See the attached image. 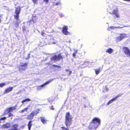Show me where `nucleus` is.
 Wrapping results in <instances>:
<instances>
[{
	"mask_svg": "<svg viewBox=\"0 0 130 130\" xmlns=\"http://www.w3.org/2000/svg\"><path fill=\"white\" fill-rule=\"evenodd\" d=\"M16 106L12 107H11L7 108L5 112H7V113H10L12 112L16 109Z\"/></svg>",
	"mask_w": 130,
	"mask_h": 130,
	"instance_id": "obj_8",
	"label": "nucleus"
},
{
	"mask_svg": "<svg viewBox=\"0 0 130 130\" xmlns=\"http://www.w3.org/2000/svg\"><path fill=\"white\" fill-rule=\"evenodd\" d=\"M125 27V26H123V27H121L119 26V27H116V28L121 29V28H123V27Z\"/></svg>",
	"mask_w": 130,
	"mask_h": 130,
	"instance_id": "obj_36",
	"label": "nucleus"
},
{
	"mask_svg": "<svg viewBox=\"0 0 130 130\" xmlns=\"http://www.w3.org/2000/svg\"><path fill=\"white\" fill-rule=\"evenodd\" d=\"M65 71L67 73L66 75H67L68 76H69L72 73V71L69 69H65Z\"/></svg>",
	"mask_w": 130,
	"mask_h": 130,
	"instance_id": "obj_13",
	"label": "nucleus"
},
{
	"mask_svg": "<svg viewBox=\"0 0 130 130\" xmlns=\"http://www.w3.org/2000/svg\"><path fill=\"white\" fill-rule=\"evenodd\" d=\"M28 63V62L21 63L20 64L18 67L19 71L21 72L25 71L27 68Z\"/></svg>",
	"mask_w": 130,
	"mask_h": 130,
	"instance_id": "obj_1",
	"label": "nucleus"
},
{
	"mask_svg": "<svg viewBox=\"0 0 130 130\" xmlns=\"http://www.w3.org/2000/svg\"><path fill=\"white\" fill-rule=\"evenodd\" d=\"M41 121L42 122H46L47 120L44 117H40Z\"/></svg>",
	"mask_w": 130,
	"mask_h": 130,
	"instance_id": "obj_20",
	"label": "nucleus"
},
{
	"mask_svg": "<svg viewBox=\"0 0 130 130\" xmlns=\"http://www.w3.org/2000/svg\"><path fill=\"white\" fill-rule=\"evenodd\" d=\"M38 0H32V1L34 5L38 3Z\"/></svg>",
	"mask_w": 130,
	"mask_h": 130,
	"instance_id": "obj_26",
	"label": "nucleus"
},
{
	"mask_svg": "<svg viewBox=\"0 0 130 130\" xmlns=\"http://www.w3.org/2000/svg\"><path fill=\"white\" fill-rule=\"evenodd\" d=\"M69 123V124L71 123L70 122H68Z\"/></svg>",
	"mask_w": 130,
	"mask_h": 130,
	"instance_id": "obj_45",
	"label": "nucleus"
},
{
	"mask_svg": "<svg viewBox=\"0 0 130 130\" xmlns=\"http://www.w3.org/2000/svg\"><path fill=\"white\" fill-rule=\"evenodd\" d=\"M60 4V2H57L56 3H54V5L56 6L59 5Z\"/></svg>",
	"mask_w": 130,
	"mask_h": 130,
	"instance_id": "obj_30",
	"label": "nucleus"
},
{
	"mask_svg": "<svg viewBox=\"0 0 130 130\" xmlns=\"http://www.w3.org/2000/svg\"><path fill=\"white\" fill-rule=\"evenodd\" d=\"M52 66L53 67H57L58 69H60L61 68V66H58V65H55V64H53V65H52Z\"/></svg>",
	"mask_w": 130,
	"mask_h": 130,
	"instance_id": "obj_23",
	"label": "nucleus"
},
{
	"mask_svg": "<svg viewBox=\"0 0 130 130\" xmlns=\"http://www.w3.org/2000/svg\"><path fill=\"white\" fill-rule=\"evenodd\" d=\"M63 58L60 54H59L58 56L55 55L51 58V60L58 61L62 59Z\"/></svg>",
	"mask_w": 130,
	"mask_h": 130,
	"instance_id": "obj_3",
	"label": "nucleus"
},
{
	"mask_svg": "<svg viewBox=\"0 0 130 130\" xmlns=\"http://www.w3.org/2000/svg\"><path fill=\"white\" fill-rule=\"evenodd\" d=\"M112 100H110L107 103V104L108 105H109L110 104V103H112Z\"/></svg>",
	"mask_w": 130,
	"mask_h": 130,
	"instance_id": "obj_32",
	"label": "nucleus"
},
{
	"mask_svg": "<svg viewBox=\"0 0 130 130\" xmlns=\"http://www.w3.org/2000/svg\"><path fill=\"white\" fill-rule=\"evenodd\" d=\"M34 117L33 115L31 113L30 115L28 116L27 119L29 120H31L33 119Z\"/></svg>",
	"mask_w": 130,
	"mask_h": 130,
	"instance_id": "obj_16",
	"label": "nucleus"
},
{
	"mask_svg": "<svg viewBox=\"0 0 130 130\" xmlns=\"http://www.w3.org/2000/svg\"><path fill=\"white\" fill-rule=\"evenodd\" d=\"M113 52V50L110 48H108L106 51V52L109 54H111Z\"/></svg>",
	"mask_w": 130,
	"mask_h": 130,
	"instance_id": "obj_15",
	"label": "nucleus"
},
{
	"mask_svg": "<svg viewBox=\"0 0 130 130\" xmlns=\"http://www.w3.org/2000/svg\"><path fill=\"white\" fill-rule=\"evenodd\" d=\"M11 125L10 123H7L4 124L3 125V127L4 128H7L9 127Z\"/></svg>",
	"mask_w": 130,
	"mask_h": 130,
	"instance_id": "obj_14",
	"label": "nucleus"
},
{
	"mask_svg": "<svg viewBox=\"0 0 130 130\" xmlns=\"http://www.w3.org/2000/svg\"><path fill=\"white\" fill-rule=\"evenodd\" d=\"M0 17H1V16H0Z\"/></svg>",
	"mask_w": 130,
	"mask_h": 130,
	"instance_id": "obj_49",
	"label": "nucleus"
},
{
	"mask_svg": "<svg viewBox=\"0 0 130 130\" xmlns=\"http://www.w3.org/2000/svg\"><path fill=\"white\" fill-rule=\"evenodd\" d=\"M13 88V87H10L6 88L4 92V94L9 92L12 91Z\"/></svg>",
	"mask_w": 130,
	"mask_h": 130,
	"instance_id": "obj_9",
	"label": "nucleus"
},
{
	"mask_svg": "<svg viewBox=\"0 0 130 130\" xmlns=\"http://www.w3.org/2000/svg\"><path fill=\"white\" fill-rule=\"evenodd\" d=\"M121 94H119L118 95H117L116 97V98H117L118 97H119L120 96H121Z\"/></svg>",
	"mask_w": 130,
	"mask_h": 130,
	"instance_id": "obj_40",
	"label": "nucleus"
},
{
	"mask_svg": "<svg viewBox=\"0 0 130 130\" xmlns=\"http://www.w3.org/2000/svg\"><path fill=\"white\" fill-rule=\"evenodd\" d=\"M118 10H114L112 12V13H110L111 14H115V15L117 18H119V15L118 13Z\"/></svg>",
	"mask_w": 130,
	"mask_h": 130,
	"instance_id": "obj_12",
	"label": "nucleus"
},
{
	"mask_svg": "<svg viewBox=\"0 0 130 130\" xmlns=\"http://www.w3.org/2000/svg\"><path fill=\"white\" fill-rule=\"evenodd\" d=\"M126 35L125 34H121L120 36L118 37V39H119V41H121L126 37Z\"/></svg>",
	"mask_w": 130,
	"mask_h": 130,
	"instance_id": "obj_10",
	"label": "nucleus"
},
{
	"mask_svg": "<svg viewBox=\"0 0 130 130\" xmlns=\"http://www.w3.org/2000/svg\"><path fill=\"white\" fill-rule=\"evenodd\" d=\"M28 128L29 130H30L31 126H32L31 122H29L28 124Z\"/></svg>",
	"mask_w": 130,
	"mask_h": 130,
	"instance_id": "obj_22",
	"label": "nucleus"
},
{
	"mask_svg": "<svg viewBox=\"0 0 130 130\" xmlns=\"http://www.w3.org/2000/svg\"><path fill=\"white\" fill-rule=\"evenodd\" d=\"M19 23L20 22L18 21H17L14 24V25L16 27H17L18 26Z\"/></svg>",
	"mask_w": 130,
	"mask_h": 130,
	"instance_id": "obj_27",
	"label": "nucleus"
},
{
	"mask_svg": "<svg viewBox=\"0 0 130 130\" xmlns=\"http://www.w3.org/2000/svg\"><path fill=\"white\" fill-rule=\"evenodd\" d=\"M40 110L39 109H37L36 110L33 111L31 113L34 116L35 115L36 116L39 113V111Z\"/></svg>",
	"mask_w": 130,
	"mask_h": 130,
	"instance_id": "obj_11",
	"label": "nucleus"
},
{
	"mask_svg": "<svg viewBox=\"0 0 130 130\" xmlns=\"http://www.w3.org/2000/svg\"><path fill=\"white\" fill-rule=\"evenodd\" d=\"M30 54H28L27 57V58H25V60H27L30 57Z\"/></svg>",
	"mask_w": 130,
	"mask_h": 130,
	"instance_id": "obj_31",
	"label": "nucleus"
},
{
	"mask_svg": "<svg viewBox=\"0 0 130 130\" xmlns=\"http://www.w3.org/2000/svg\"><path fill=\"white\" fill-rule=\"evenodd\" d=\"M68 26H63L62 27V32L63 33L66 35H68L69 34V32L68 31Z\"/></svg>",
	"mask_w": 130,
	"mask_h": 130,
	"instance_id": "obj_7",
	"label": "nucleus"
},
{
	"mask_svg": "<svg viewBox=\"0 0 130 130\" xmlns=\"http://www.w3.org/2000/svg\"><path fill=\"white\" fill-rule=\"evenodd\" d=\"M7 119V118L5 117H2L0 118V121L5 120Z\"/></svg>",
	"mask_w": 130,
	"mask_h": 130,
	"instance_id": "obj_28",
	"label": "nucleus"
},
{
	"mask_svg": "<svg viewBox=\"0 0 130 130\" xmlns=\"http://www.w3.org/2000/svg\"><path fill=\"white\" fill-rule=\"evenodd\" d=\"M31 101V99L29 98H27L23 100L21 102L23 104L25 102L27 101Z\"/></svg>",
	"mask_w": 130,
	"mask_h": 130,
	"instance_id": "obj_18",
	"label": "nucleus"
},
{
	"mask_svg": "<svg viewBox=\"0 0 130 130\" xmlns=\"http://www.w3.org/2000/svg\"><path fill=\"white\" fill-rule=\"evenodd\" d=\"M104 89V90L105 91H107L108 90V89L107 87H105Z\"/></svg>",
	"mask_w": 130,
	"mask_h": 130,
	"instance_id": "obj_37",
	"label": "nucleus"
},
{
	"mask_svg": "<svg viewBox=\"0 0 130 130\" xmlns=\"http://www.w3.org/2000/svg\"><path fill=\"white\" fill-rule=\"evenodd\" d=\"M9 114H8V116L10 117H11V116H13V114H12V113H9Z\"/></svg>",
	"mask_w": 130,
	"mask_h": 130,
	"instance_id": "obj_33",
	"label": "nucleus"
},
{
	"mask_svg": "<svg viewBox=\"0 0 130 130\" xmlns=\"http://www.w3.org/2000/svg\"><path fill=\"white\" fill-rule=\"evenodd\" d=\"M45 85V83H44V84H42L41 86H40V87H43L44 85Z\"/></svg>",
	"mask_w": 130,
	"mask_h": 130,
	"instance_id": "obj_41",
	"label": "nucleus"
},
{
	"mask_svg": "<svg viewBox=\"0 0 130 130\" xmlns=\"http://www.w3.org/2000/svg\"><path fill=\"white\" fill-rule=\"evenodd\" d=\"M100 122H91L89 127L90 129L97 127L100 124Z\"/></svg>",
	"mask_w": 130,
	"mask_h": 130,
	"instance_id": "obj_4",
	"label": "nucleus"
},
{
	"mask_svg": "<svg viewBox=\"0 0 130 130\" xmlns=\"http://www.w3.org/2000/svg\"><path fill=\"white\" fill-rule=\"evenodd\" d=\"M115 97L114 98H113L111 100H112V102H113V101H115L117 99Z\"/></svg>",
	"mask_w": 130,
	"mask_h": 130,
	"instance_id": "obj_35",
	"label": "nucleus"
},
{
	"mask_svg": "<svg viewBox=\"0 0 130 130\" xmlns=\"http://www.w3.org/2000/svg\"><path fill=\"white\" fill-rule=\"evenodd\" d=\"M7 112L6 113V112H4V113H3L2 114V116H3L7 114Z\"/></svg>",
	"mask_w": 130,
	"mask_h": 130,
	"instance_id": "obj_39",
	"label": "nucleus"
},
{
	"mask_svg": "<svg viewBox=\"0 0 130 130\" xmlns=\"http://www.w3.org/2000/svg\"><path fill=\"white\" fill-rule=\"evenodd\" d=\"M28 108V107L25 108L24 109L21 110V111L20 112V113H22L24 112L25 111H27Z\"/></svg>",
	"mask_w": 130,
	"mask_h": 130,
	"instance_id": "obj_24",
	"label": "nucleus"
},
{
	"mask_svg": "<svg viewBox=\"0 0 130 130\" xmlns=\"http://www.w3.org/2000/svg\"><path fill=\"white\" fill-rule=\"evenodd\" d=\"M41 35L43 36H45L46 35V34L44 32H41Z\"/></svg>",
	"mask_w": 130,
	"mask_h": 130,
	"instance_id": "obj_34",
	"label": "nucleus"
},
{
	"mask_svg": "<svg viewBox=\"0 0 130 130\" xmlns=\"http://www.w3.org/2000/svg\"><path fill=\"white\" fill-rule=\"evenodd\" d=\"M43 1L45 2L46 3H48L49 1V0H43Z\"/></svg>",
	"mask_w": 130,
	"mask_h": 130,
	"instance_id": "obj_38",
	"label": "nucleus"
},
{
	"mask_svg": "<svg viewBox=\"0 0 130 130\" xmlns=\"http://www.w3.org/2000/svg\"><path fill=\"white\" fill-rule=\"evenodd\" d=\"M123 50L126 55L130 57V51L127 47H123Z\"/></svg>",
	"mask_w": 130,
	"mask_h": 130,
	"instance_id": "obj_6",
	"label": "nucleus"
},
{
	"mask_svg": "<svg viewBox=\"0 0 130 130\" xmlns=\"http://www.w3.org/2000/svg\"><path fill=\"white\" fill-rule=\"evenodd\" d=\"M62 128L63 129H65L66 130V129H66L65 127H62Z\"/></svg>",
	"mask_w": 130,
	"mask_h": 130,
	"instance_id": "obj_42",
	"label": "nucleus"
},
{
	"mask_svg": "<svg viewBox=\"0 0 130 130\" xmlns=\"http://www.w3.org/2000/svg\"><path fill=\"white\" fill-rule=\"evenodd\" d=\"M72 118L70 116L69 112H67L65 116V121L66 122H70L72 120Z\"/></svg>",
	"mask_w": 130,
	"mask_h": 130,
	"instance_id": "obj_5",
	"label": "nucleus"
},
{
	"mask_svg": "<svg viewBox=\"0 0 130 130\" xmlns=\"http://www.w3.org/2000/svg\"><path fill=\"white\" fill-rule=\"evenodd\" d=\"M21 8L19 6L15 8V14L14 15V19L17 20H19V14L21 11Z\"/></svg>",
	"mask_w": 130,
	"mask_h": 130,
	"instance_id": "obj_2",
	"label": "nucleus"
},
{
	"mask_svg": "<svg viewBox=\"0 0 130 130\" xmlns=\"http://www.w3.org/2000/svg\"><path fill=\"white\" fill-rule=\"evenodd\" d=\"M1 19L0 18V23H1Z\"/></svg>",
	"mask_w": 130,
	"mask_h": 130,
	"instance_id": "obj_44",
	"label": "nucleus"
},
{
	"mask_svg": "<svg viewBox=\"0 0 130 130\" xmlns=\"http://www.w3.org/2000/svg\"><path fill=\"white\" fill-rule=\"evenodd\" d=\"M129 86L130 87V84L129 85Z\"/></svg>",
	"mask_w": 130,
	"mask_h": 130,
	"instance_id": "obj_46",
	"label": "nucleus"
},
{
	"mask_svg": "<svg viewBox=\"0 0 130 130\" xmlns=\"http://www.w3.org/2000/svg\"><path fill=\"white\" fill-rule=\"evenodd\" d=\"M53 80V79H51L50 80H49L47 81L45 83H44L45 84V85H46L47 84L50 83V82H51Z\"/></svg>",
	"mask_w": 130,
	"mask_h": 130,
	"instance_id": "obj_25",
	"label": "nucleus"
},
{
	"mask_svg": "<svg viewBox=\"0 0 130 130\" xmlns=\"http://www.w3.org/2000/svg\"><path fill=\"white\" fill-rule=\"evenodd\" d=\"M29 122H31V121H29Z\"/></svg>",
	"mask_w": 130,
	"mask_h": 130,
	"instance_id": "obj_47",
	"label": "nucleus"
},
{
	"mask_svg": "<svg viewBox=\"0 0 130 130\" xmlns=\"http://www.w3.org/2000/svg\"><path fill=\"white\" fill-rule=\"evenodd\" d=\"M78 52L77 50L74 49V53L73 54V56L74 57H75L76 56V54Z\"/></svg>",
	"mask_w": 130,
	"mask_h": 130,
	"instance_id": "obj_19",
	"label": "nucleus"
},
{
	"mask_svg": "<svg viewBox=\"0 0 130 130\" xmlns=\"http://www.w3.org/2000/svg\"><path fill=\"white\" fill-rule=\"evenodd\" d=\"M68 123H67L66 124V125L67 126L68 125Z\"/></svg>",
	"mask_w": 130,
	"mask_h": 130,
	"instance_id": "obj_43",
	"label": "nucleus"
},
{
	"mask_svg": "<svg viewBox=\"0 0 130 130\" xmlns=\"http://www.w3.org/2000/svg\"><path fill=\"white\" fill-rule=\"evenodd\" d=\"M96 74L98 75L100 71V68H99V69L95 70Z\"/></svg>",
	"mask_w": 130,
	"mask_h": 130,
	"instance_id": "obj_21",
	"label": "nucleus"
},
{
	"mask_svg": "<svg viewBox=\"0 0 130 130\" xmlns=\"http://www.w3.org/2000/svg\"><path fill=\"white\" fill-rule=\"evenodd\" d=\"M66 130H68V129H66Z\"/></svg>",
	"mask_w": 130,
	"mask_h": 130,
	"instance_id": "obj_48",
	"label": "nucleus"
},
{
	"mask_svg": "<svg viewBox=\"0 0 130 130\" xmlns=\"http://www.w3.org/2000/svg\"><path fill=\"white\" fill-rule=\"evenodd\" d=\"M100 120L97 118H94L92 120V122H100Z\"/></svg>",
	"mask_w": 130,
	"mask_h": 130,
	"instance_id": "obj_17",
	"label": "nucleus"
},
{
	"mask_svg": "<svg viewBox=\"0 0 130 130\" xmlns=\"http://www.w3.org/2000/svg\"><path fill=\"white\" fill-rule=\"evenodd\" d=\"M6 84L4 83H0V87H2L3 86L6 85Z\"/></svg>",
	"mask_w": 130,
	"mask_h": 130,
	"instance_id": "obj_29",
	"label": "nucleus"
}]
</instances>
